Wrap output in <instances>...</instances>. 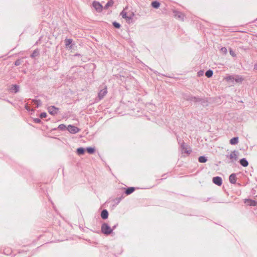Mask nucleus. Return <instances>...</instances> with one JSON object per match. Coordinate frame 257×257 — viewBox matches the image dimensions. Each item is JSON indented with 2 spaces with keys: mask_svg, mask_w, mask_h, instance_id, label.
Returning a JSON list of instances; mask_svg holds the SVG:
<instances>
[{
  "mask_svg": "<svg viewBox=\"0 0 257 257\" xmlns=\"http://www.w3.org/2000/svg\"><path fill=\"white\" fill-rule=\"evenodd\" d=\"M92 6L97 12H101L102 11L103 7L99 2L94 1Z\"/></svg>",
  "mask_w": 257,
  "mask_h": 257,
  "instance_id": "5",
  "label": "nucleus"
},
{
  "mask_svg": "<svg viewBox=\"0 0 257 257\" xmlns=\"http://www.w3.org/2000/svg\"><path fill=\"white\" fill-rule=\"evenodd\" d=\"M47 116V113L46 112H42L40 114V117L41 118H45Z\"/></svg>",
  "mask_w": 257,
  "mask_h": 257,
  "instance_id": "34",
  "label": "nucleus"
},
{
  "mask_svg": "<svg viewBox=\"0 0 257 257\" xmlns=\"http://www.w3.org/2000/svg\"><path fill=\"white\" fill-rule=\"evenodd\" d=\"M181 149L182 153H184L187 154H190L192 152L191 148L186 145L183 142L181 144Z\"/></svg>",
  "mask_w": 257,
  "mask_h": 257,
  "instance_id": "3",
  "label": "nucleus"
},
{
  "mask_svg": "<svg viewBox=\"0 0 257 257\" xmlns=\"http://www.w3.org/2000/svg\"><path fill=\"white\" fill-rule=\"evenodd\" d=\"M122 197H117V198H115L113 201L116 203V204H118L120 202V200H121Z\"/></svg>",
  "mask_w": 257,
  "mask_h": 257,
  "instance_id": "31",
  "label": "nucleus"
},
{
  "mask_svg": "<svg viewBox=\"0 0 257 257\" xmlns=\"http://www.w3.org/2000/svg\"><path fill=\"white\" fill-rule=\"evenodd\" d=\"M67 128L71 134H76L80 131V129L78 127L72 125H69Z\"/></svg>",
  "mask_w": 257,
  "mask_h": 257,
  "instance_id": "4",
  "label": "nucleus"
},
{
  "mask_svg": "<svg viewBox=\"0 0 257 257\" xmlns=\"http://www.w3.org/2000/svg\"><path fill=\"white\" fill-rule=\"evenodd\" d=\"M229 53H230V54L232 56V57H235L236 56V54L235 53V52L231 49H230L229 50Z\"/></svg>",
  "mask_w": 257,
  "mask_h": 257,
  "instance_id": "32",
  "label": "nucleus"
},
{
  "mask_svg": "<svg viewBox=\"0 0 257 257\" xmlns=\"http://www.w3.org/2000/svg\"><path fill=\"white\" fill-rule=\"evenodd\" d=\"M108 212L107 210L103 209L101 213V217L103 219H106L108 218Z\"/></svg>",
  "mask_w": 257,
  "mask_h": 257,
  "instance_id": "12",
  "label": "nucleus"
},
{
  "mask_svg": "<svg viewBox=\"0 0 257 257\" xmlns=\"http://www.w3.org/2000/svg\"><path fill=\"white\" fill-rule=\"evenodd\" d=\"M107 87H105V88L102 90H101L98 93V97L99 99H102L104 96L107 94Z\"/></svg>",
  "mask_w": 257,
  "mask_h": 257,
  "instance_id": "8",
  "label": "nucleus"
},
{
  "mask_svg": "<svg viewBox=\"0 0 257 257\" xmlns=\"http://www.w3.org/2000/svg\"><path fill=\"white\" fill-rule=\"evenodd\" d=\"M33 101L37 105V107H38L42 104L41 101L40 100L34 99L33 100Z\"/></svg>",
  "mask_w": 257,
  "mask_h": 257,
  "instance_id": "26",
  "label": "nucleus"
},
{
  "mask_svg": "<svg viewBox=\"0 0 257 257\" xmlns=\"http://www.w3.org/2000/svg\"><path fill=\"white\" fill-rule=\"evenodd\" d=\"M213 73V71L209 69L205 72V76L208 78H210L212 76Z\"/></svg>",
  "mask_w": 257,
  "mask_h": 257,
  "instance_id": "22",
  "label": "nucleus"
},
{
  "mask_svg": "<svg viewBox=\"0 0 257 257\" xmlns=\"http://www.w3.org/2000/svg\"><path fill=\"white\" fill-rule=\"evenodd\" d=\"M24 62V58L17 59L15 62V65L16 66L21 65Z\"/></svg>",
  "mask_w": 257,
  "mask_h": 257,
  "instance_id": "17",
  "label": "nucleus"
},
{
  "mask_svg": "<svg viewBox=\"0 0 257 257\" xmlns=\"http://www.w3.org/2000/svg\"><path fill=\"white\" fill-rule=\"evenodd\" d=\"M256 20H257V19H256Z\"/></svg>",
  "mask_w": 257,
  "mask_h": 257,
  "instance_id": "43",
  "label": "nucleus"
},
{
  "mask_svg": "<svg viewBox=\"0 0 257 257\" xmlns=\"http://www.w3.org/2000/svg\"><path fill=\"white\" fill-rule=\"evenodd\" d=\"M121 15L122 16V17L123 18L125 19L126 20H130L132 19V17L127 16L126 13L124 12V11H122L121 13Z\"/></svg>",
  "mask_w": 257,
  "mask_h": 257,
  "instance_id": "20",
  "label": "nucleus"
},
{
  "mask_svg": "<svg viewBox=\"0 0 257 257\" xmlns=\"http://www.w3.org/2000/svg\"><path fill=\"white\" fill-rule=\"evenodd\" d=\"M151 6H152V7H153L154 8H155V9H158L159 8V7H160V4L159 2L158 1H153L151 3Z\"/></svg>",
  "mask_w": 257,
  "mask_h": 257,
  "instance_id": "16",
  "label": "nucleus"
},
{
  "mask_svg": "<svg viewBox=\"0 0 257 257\" xmlns=\"http://www.w3.org/2000/svg\"><path fill=\"white\" fill-rule=\"evenodd\" d=\"M207 160L206 158L204 156H200L198 158V161L200 163H205Z\"/></svg>",
  "mask_w": 257,
  "mask_h": 257,
  "instance_id": "23",
  "label": "nucleus"
},
{
  "mask_svg": "<svg viewBox=\"0 0 257 257\" xmlns=\"http://www.w3.org/2000/svg\"><path fill=\"white\" fill-rule=\"evenodd\" d=\"M185 99L187 100L192 101L195 102H200L201 101V98L196 96H188L185 98Z\"/></svg>",
  "mask_w": 257,
  "mask_h": 257,
  "instance_id": "9",
  "label": "nucleus"
},
{
  "mask_svg": "<svg viewBox=\"0 0 257 257\" xmlns=\"http://www.w3.org/2000/svg\"><path fill=\"white\" fill-rule=\"evenodd\" d=\"M38 55V53L37 51H34L33 52V53L31 54V57L32 58H34V57L37 56Z\"/></svg>",
  "mask_w": 257,
  "mask_h": 257,
  "instance_id": "33",
  "label": "nucleus"
},
{
  "mask_svg": "<svg viewBox=\"0 0 257 257\" xmlns=\"http://www.w3.org/2000/svg\"><path fill=\"white\" fill-rule=\"evenodd\" d=\"M102 225H107V224L106 223H104L102 224Z\"/></svg>",
  "mask_w": 257,
  "mask_h": 257,
  "instance_id": "41",
  "label": "nucleus"
},
{
  "mask_svg": "<svg viewBox=\"0 0 257 257\" xmlns=\"http://www.w3.org/2000/svg\"><path fill=\"white\" fill-rule=\"evenodd\" d=\"M113 1L112 0H110L109 1H108L106 4V5H105V6L104 7V9H108L109 7H111L113 6Z\"/></svg>",
  "mask_w": 257,
  "mask_h": 257,
  "instance_id": "19",
  "label": "nucleus"
},
{
  "mask_svg": "<svg viewBox=\"0 0 257 257\" xmlns=\"http://www.w3.org/2000/svg\"><path fill=\"white\" fill-rule=\"evenodd\" d=\"M199 102H201V104L203 106H207L208 105L207 101L205 99H204L201 98V101H200Z\"/></svg>",
  "mask_w": 257,
  "mask_h": 257,
  "instance_id": "30",
  "label": "nucleus"
},
{
  "mask_svg": "<svg viewBox=\"0 0 257 257\" xmlns=\"http://www.w3.org/2000/svg\"><path fill=\"white\" fill-rule=\"evenodd\" d=\"M86 151L89 154H92L94 153L95 149L93 148L88 147L86 148Z\"/></svg>",
  "mask_w": 257,
  "mask_h": 257,
  "instance_id": "24",
  "label": "nucleus"
},
{
  "mask_svg": "<svg viewBox=\"0 0 257 257\" xmlns=\"http://www.w3.org/2000/svg\"><path fill=\"white\" fill-rule=\"evenodd\" d=\"M174 15H175V17L180 20H182V21H183L184 20V15L183 14H182V13L180 12H177V11H176V12H174Z\"/></svg>",
  "mask_w": 257,
  "mask_h": 257,
  "instance_id": "11",
  "label": "nucleus"
},
{
  "mask_svg": "<svg viewBox=\"0 0 257 257\" xmlns=\"http://www.w3.org/2000/svg\"><path fill=\"white\" fill-rule=\"evenodd\" d=\"M135 189L134 187H128L126 189V190L125 191V193L126 195H130L131 193H132L135 191Z\"/></svg>",
  "mask_w": 257,
  "mask_h": 257,
  "instance_id": "14",
  "label": "nucleus"
},
{
  "mask_svg": "<svg viewBox=\"0 0 257 257\" xmlns=\"http://www.w3.org/2000/svg\"><path fill=\"white\" fill-rule=\"evenodd\" d=\"M239 153L237 151L234 150L230 153L229 155H227L226 157L230 160L231 162L236 161L238 159V155Z\"/></svg>",
  "mask_w": 257,
  "mask_h": 257,
  "instance_id": "2",
  "label": "nucleus"
},
{
  "mask_svg": "<svg viewBox=\"0 0 257 257\" xmlns=\"http://www.w3.org/2000/svg\"><path fill=\"white\" fill-rule=\"evenodd\" d=\"M112 25L115 28L117 29H119L120 27V25L116 22H113Z\"/></svg>",
  "mask_w": 257,
  "mask_h": 257,
  "instance_id": "28",
  "label": "nucleus"
},
{
  "mask_svg": "<svg viewBox=\"0 0 257 257\" xmlns=\"http://www.w3.org/2000/svg\"><path fill=\"white\" fill-rule=\"evenodd\" d=\"M212 181L213 183L219 186H221L222 183L221 178L218 176L213 177L212 179Z\"/></svg>",
  "mask_w": 257,
  "mask_h": 257,
  "instance_id": "7",
  "label": "nucleus"
},
{
  "mask_svg": "<svg viewBox=\"0 0 257 257\" xmlns=\"http://www.w3.org/2000/svg\"><path fill=\"white\" fill-rule=\"evenodd\" d=\"M235 80L236 82H241L242 80V79L241 77H239V76H236Z\"/></svg>",
  "mask_w": 257,
  "mask_h": 257,
  "instance_id": "35",
  "label": "nucleus"
},
{
  "mask_svg": "<svg viewBox=\"0 0 257 257\" xmlns=\"http://www.w3.org/2000/svg\"><path fill=\"white\" fill-rule=\"evenodd\" d=\"M254 69H255V70H257V65H255L254 66Z\"/></svg>",
  "mask_w": 257,
  "mask_h": 257,
  "instance_id": "40",
  "label": "nucleus"
},
{
  "mask_svg": "<svg viewBox=\"0 0 257 257\" xmlns=\"http://www.w3.org/2000/svg\"><path fill=\"white\" fill-rule=\"evenodd\" d=\"M48 110L51 114L55 115L57 113L59 108L54 106H50L48 108Z\"/></svg>",
  "mask_w": 257,
  "mask_h": 257,
  "instance_id": "6",
  "label": "nucleus"
},
{
  "mask_svg": "<svg viewBox=\"0 0 257 257\" xmlns=\"http://www.w3.org/2000/svg\"><path fill=\"white\" fill-rule=\"evenodd\" d=\"M116 226H113V228H111L110 226H101V230H98V231L93 230L92 228H89L86 227L85 226H78L80 230H83V231H88V230H90L93 232H96L97 233L101 232L105 235H108L112 233L113 230L116 227Z\"/></svg>",
  "mask_w": 257,
  "mask_h": 257,
  "instance_id": "1",
  "label": "nucleus"
},
{
  "mask_svg": "<svg viewBox=\"0 0 257 257\" xmlns=\"http://www.w3.org/2000/svg\"><path fill=\"white\" fill-rule=\"evenodd\" d=\"M25 108L27 110H29L30 111L31 109H30V107L28 105V104H26L25 105Z\"/></svg>",
  "mask_w": 257,
  "mask_h": 257,
  "instance_id": "39",
  "label": "nucleus"
},
{
  "mask_svg": "<svg viewBox=\"0 0 257 257\" xmlns=\"http://www.w3.org/2000/svg\"><path fill=\"white\" fill-rule=\"evenodd\" d=\"M121 252H122V250H121L120 253H121Z\"/></svg>",
  "mask_w": 257,
  "mask_h": 257,
  "instance_id": "42",
  "label": "nucleus"
},
{
  "mask_svg": "<svg viewBox=\"0 0 257 257\" xmlns=\"http://www.w3.org/2000/svg\"><path fill=\"white\" fill-rule=\"evenodd\" d=\"M65 45H66V46L67 47L72 43V40L71 39H65Z\"/></svg>",
  "mask_w": 257,
  "mask_h": 257,
  "instance_id": "25",
  "label": "nucleus"
},
{
  "mask_svg": "<svg viewBox=\"0 0 257 257\" xmlns=\"http://www.w3.org/2000/svg\"><path fill=\"white\" fill-rule=\"evenodd\" d=\"M236 176L234 173L231 174L229 177V180L230 183L235 184L236 182Z\"/></svg>",
  "mask_w": 257,
  "mask_h": 257,
  "instance_id": "10",
  "label": "nucleus"
},
{
  "mask_svg": "<svg viewBox=\"0 0 257 257\" xmlns=\"http://www.w3.org/2000/svg\"><path fill=\"white\" fill-rule=\"evenodd\" d=\"M76 152L79 155H83L85 152V149L83 148H79L77 149Z\"/></svg>",
  "mask_w": 257,
  "mask_h": 257,
  "instance_id": "18",
  "label": "nucleus"
},
{
  "mask_svg": "<svg viewBox=\"0 0 257 257\" xmlns=\"http://www.w3.org/2000/svg\"><path fill=\"white\" fill-rule=\"evenodd\" d=\"M239 163L243 167H247L248 165V163L245 158L240 159L239 161Z\"/></svg>",
  "mask_w": 257,
  "mask_h": 257,
  "instance_id": "13",
  "label": "nucleus"
},
{
  "mask_svg": "<svg viewBox=\"0 0 257 257\" xmlns=\"http://www.w3.org/2000/svg\"><path fill=\"white\" fill-rule=\"evenodd\" d=\"M11 90L15 93H17L19 91V86L17 85H13L11 87Z\"/></svg>",
  "mask_w": 257,
  "mask_h": 257,
  "instance_id": "21",
  "label": "nucleus"
},
{
  "mask_svg": "<svg viewBox=\"0 0 257 257\" xmlns=\"http://www.w3.org/2000/svg\"><path fill=\"white\" fill-rule=\"evenodd\" d=\"M251 201V203H250V205L251 206H255V204H256V202L254 201Z\"/></svg>",
  "mask_w": 257,
  "mask_h": 257,
  "instance_id": "38",
  "label": "nucleus"
},
{
  "mask_svg": "<svg viewBox=\"0 0 257 257\" xmlns=\"http://www.w3.org/2000/svg\"><path fill=\"white\" fill-rule=\"evenodd\" d=\"M238 143V138L234 137L230 140V144L231 145H236Z\"/></svg>",
  "mask_w": 257,
  "mask_h": 257,
  "instance_id": "15",
  "label": "nucleus"
},
{
  "mask_svg": "<svg viewBox=\"0 0 257 257\" xmlns=\"http://www.w3.org/2000/svg\"><path fill=\"white\" fill-rule=\"evenodd\" d=\"M256 37H257V36H256Z\"/></svg>",
  "mask_w": 257,
  "mask_h": 257,
  "instance_id": "44",
  "label": "nucleus"
},
{
  "mask_svg": "<svg viewBox=\"0 0 257 257\" xmlns=\"http://www.w3.org/2000/svg\"><path fill=\"white\" fill-rule=\"evenodd\" d=\"M227 80H234V77L233 76H229V77H228L227 78Z\"/></svg>",
  "mask_w": 257,
  "mask_h": 257,
  "instance_id": "37",
  "label": "nucleus"
},
{
  "mask_svg": "<svg viewBox=\"0 0 257 257\" xmlns=\"http://www.w3.org/2000/svg\"><path fill=\"white\" fill-rule=\"evenodd\" d=\"M220 53L223 54H226L227 53V49L225 47H222L220 50Z\"/></svg>",
  "mask_w": 257,
  "mask_h": 257,
  "instance_id": "27",
  "label": "nucleus"
},
{
  "mask_svg": "<svg viewBox=\"0 0 257 257\" xmlns=\"http://www.w3.org/2000/svg\"><path fill=\"white\" fill-rule=\"evenodd\" d=\"M58 128L59 129H60V130H62V131H63V130H65L66 128V126L65 124H61L59 125L58 126Z\"/></svg>",
  "mask_w": 257,
  "mask_h": 257,
  "instance_id": "29",
  "label": "nucleus"
},
{
  "mask_svg": "<svg viewBox=\"0 0 257 257\" xmlns=\"http://www.w3.org/2000/svg\"><path fill=\"white\" fill-rule=\"evenodd\" d=\"M34 121L36 123H40V122H41V119L40 118H35L34 119Z\"/></svg>",
  "mask_w": 257,
  "mask_h": 257,
  "instance_id": "36",
  "label": "nucleus"
}]
</instances>
